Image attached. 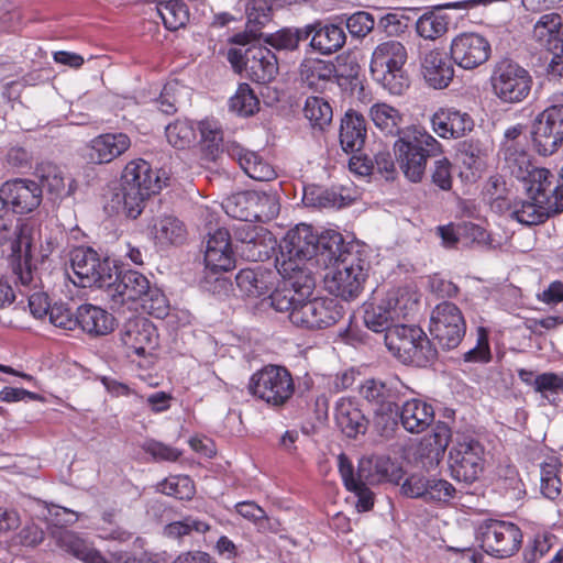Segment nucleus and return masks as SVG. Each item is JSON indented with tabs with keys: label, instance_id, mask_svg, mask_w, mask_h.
<instances>
[{
	"label": "nucleus",
	"instance_id": "2f4dec72",
	"mask_svg": "<svg viewBox=\"0 0 563 563\" xmlns=\"http://www.w3.org/2000/svg\"><path fill=\"white\" fill-rule=\"evenodd\" d=\"M365 118L354 110H349L341 120L340 144L345 153L360 152L366 140Z\"/></svg>",
	"mask_w": 563,
	"mask_h": 563
},
{
	"label": "nucleus",
	"instance_id": "c85d7f7f",
	"mask_svg": "<svg viewBox=\"0 0 563 563\" xmlns=\"http://www.w3.org/2000/svg\"><path fill=\"white\" fill-rule=\"evenodd\" d=\"M336 77V67L330 60L305 58L299 66L300 82L312 90H323Z\"/></svg>",
	"mask_w": 563,
	"mask_h": 563
},
{
	"label": "nucleus",
	"instance_id": "79ce46f5",
	"mask_svg": "<svg viewBox=\"0 0 563 563\" xmlns=\"http://www.w3.org/2000/svg\"><path fill=\"white\" fill-rule=\"evenodd\" d=\"M559 212V207L555 203L543 205L532 200L515 202L511 216L522 224L537 225L543 223L551 214Z\"/></svg>",
	"mask_w": 563,
	"mask_h": 563
},
{
	"label": "nucleus",
	"instance_id": "37998d69",
	"mask_svg": "<svg viewBox=\"0 0 563 563\" xmlns=\"http://www.w3.org/2000/svg\"><path fill=\"white\" fill-rule=\"evenodd\" d=\"M505 159V168L516 179L523 181L529 178L530 173L536 168L530 154L525 147L510 145L501 148Z\"/></svg>",
	"mask_w": 563,
	"mask_h": 563
},
{
	"label": "nucleus",
	"instance_id": "6e6552de",
	"mask_svg": "<svg viewBox=\"0 0 563 563\" xmlns=\"http://www.w3.org/2000/svg\"><path fill=\"white\" fill-rule=\"evenodd\" d=\"M249 391L268 406L282 408L292 398L295 382L287 367L268 364L251 376Z\"/></svg>",
	"mask_w": 563,
	"mask_h": 563
},
{
	"label": "nucleus",
	"instance_id": "c756f323",
	"mask_svg": "<svg viewBox=\"0 0 563 563\" xmlns=\"http://www.w3.org/2000/svg\"><path fill=\"white\" fill-rule=\"evenodd\" d=\"M148 233L157 245H181L187 240V229L183 221L174 216L154 218Z\"/></svg>",
	"mask_w": 563,
	"mask_h": 563
},
{
	"label": "nucleus",
	"instance_id": "423d86ee",
	"mask_svg": "<svg viewBox=\"0 0 563 563\" xmlns=\"http://www.w3.org/2000/svg\"><path fill=\"white\" fill-rule=\"evenodd\" d=\"M324 278L330 294L343 300L357 298L368 277L369 262L360 249L343 252Z\"/></svg>",
	"mask_w": 563,
	"mask_h": 563
},
{
	"label": "nucleus",
	"instance_id": "680f3d73",
	"mask_svg": "<svg viewBox=\"0 0 563 563\" xmlns=\"http://www.w3.org/2000/svg\"><path fill=\"white\" fill-rule=\"evenodd\" d=\"M49 322L62 330L73 331L77 329V312L74 314L64 302H55L48 314Z\"/></svg>",
	"mask_w": 563,
	"mask_h": 563
},
{
	"label": "nucleus",
	"instance_id": "8fccbe9b",
	"mask_svg": "<svg viewBox=\"0 0 563 563\" xmlns=\"http://www.w3.org/2000/svg\"><path fill=\"white\" fill-rule=\"evenodd\" d=\"M167 142L177 150H186L195 145L197 129L192 121L177 119L165 128Z\"/></svg>",
	"mask_w": 563,
	"mask_h": 563
},
{
	"label": "nucleus",
	"instance_id": "dca6fc26",
	"mask_svg": "<svg viewBox=\"0 0 563 563\" xmlns=\"http://www.w3.org/2000/svg\"><path fill=\"white\" fill-rule=\"evenodd\" d=\"M120 342L128 357H146L158 346V332L144 317L129 319L120 329Z\"/></svg>",
	"mask_w": 563,
	"mask_h": 563
},
{
	"label": "nucleus",
	"instance_id": "0eeeda50",
	"mask_svg": "<svg viewBox=\"0 0 563 563\" xmlns=\"http://www.w3.org/2000/svg\"><path fill=\"white\" fill-rule=\"evenodd\" d=\"M385 345L400 362L417 367L432 363L438 351L418 325L395 324L385 333Z\"/></svg>",
	"mask_w": 563,
	"mask_h": 563
},
{
	"label": "nucleus",
	"instance_id": "58836bf2",
	"mask_svg": "<svg viewBox=\"0 0 563 563\" xmlns=\"http://www.w3.org/2000/svg\"><path fill=\"white\" fill-rule=\"evenodd\" d=\"M350 249H358L354 245H346L340 232L325 230L318 233V253L314 255L319 264L324 266L333 265L339 256Z\"/></svg>",
	"mask_w": 563,
	"mask_h": 563
},
{
	"label": "nucleus",
	"instance_id": "09e8293b",
	"mask_svg": "<svg viewBox=\"0 0 563 563\" xmlns=\"http://www.w3.org/2000/svg\"><path fill=\"white\" fill-rule=\"evenodd\" d=\"M36 174L41 179L42 187L46 188L47 191L57 197H62L64 194H71V184L66 189V178L64 172L59 166L51 162H43L37 165Z\"/></svg>",
	"mask_w": 563,
	"mask_h": 563
},
{
	"label": "nucleus",
	"instance_id": "f03ea898",
	"mask_svg": "<svg viewBox=\"0 0 563 563\" xmlns=\"http://www.w3.org/2000/svg\"><path fill=\"white\" fill-rule=\"evenodd\" d=\"M296 0H249V79L257 84L272 81L278 73L274 52L262 44L260 31L272 21L274 8L291 4Z\"/></svg>",
	"mask_w": 563,
	"mask_h": 563
},
{
	"label": "nucleus",
	"instance_id": "39448f33",
	"mask_svg": "<svg viewBox=\"0 0 563 563\" xmlns=\"http://www.w3.org/2000/svg\"><path fill=\"white\" fill-rule=\"evenodd\" d=\"M159 190V178L150 163L142 158L129 162L121 174L122 212L130 219H136L146 199Z\"/></svg>",
	"mask_w": 563,
	"mask_h": 563
},
{
	"label": "nucleus",
	"instance_id": "f704fd0d",
	"mask_svg": "<svg viewBox=\"0 0 563 563\" xmlns=\"http://www.w3.org/2000/svg\"><path fill=\"white\" fill-rule=\"evenodd\" d=\"M280 269L282 267L277 260L268 266L261 264L249 268V272L252 273L251 279L249 278V298H260L261 302L264 303L269 292L279 284L282 278Z\"/></svg>",
	"mask_w": 563,
	"mask_h": 563
},
{
	"label": "nucleus",
	"instance_id": "f3484780",
	"mask_svg": "<svg viewBox=\"0 0 563 563\" xmlns=\"http://www.w3.org/2000/svg\"><path fill=\"white\" fill-rule=\"evenodd\" d=\"M407 389L398 378L388 382L368 378L361 385L360 395L377 416H391L397 412L398 402Z\"/></svg>",
	"mask_w": 563,
	"mask_h": 563
},
{
	"label": "nucleus",
	"instance_id": "5701e85b",
	"mask_svg": "<svg viewBox=\"0 0 563 563\" xmlns=\"http://www.w3.org/2000/svg\"><path fill=\"white\" fill-rule=\"evenodd\" d=\"M150 280L142 273L136 271H125L115 273L111 272V284L106 285L115 303L124 305L128 302H136L142 298V295L148 290Z\"/></svg>",
	"mask_w": 563,
	"mask_h": 563
},
{
	"label": "nucleus",
	"instance_id": "7c9ffc66",
	"mask_svg": "<svg viewBox=\"0 0 563 563\" xmlns=\"http://www.w3.org/2000/svg\"><path fill=\"white\" fill-rule=\"evenodd\" d=\"M399 416L406 431L421 433L433 422L434 409L431 404L413 398L404 402Z\"/></svg>",
	"mask_w": 563,
	"mask_h": 563
},
{
	"label": "nucleus",
	"instance_id": "4c0bfd02",
	"mask_svg": "<svg viewBox=\"0 0 563 563\" xmlns=\"http://www.w3.org/2000/svg\"><path fill=\"white\" fill-rule=\"evenodd\" d=\"M314 31L310 45L321 54H332L343 47L346 41L344 29L338 24H312Z\"/></svg>",
	"mask_w": 563,
	"mask_h": 563
},
{
	"label": "nucleus",
	"instance_id": "052dcab7",
	"mask_svg": "<svg viewBox=\"0 0 563 563\" xmlns=\"http://www.w3.org/2000/svg\"><path fill=\"white\" fill-rule=\"evenodd\" d=\"M453 166L446 157L434 161L430 170L431 184L443 191L452 189L453 185Z\"/></svg>",
	"mask_w": 563,
	"mask_h": 563
},
{
	"label": "nucleus",
	"instance_id": "393cba45",
	"mask_svg": "<svg viewBox=\"0 0 563 563\" xmlns=\"http://www.w3.org/2000/svg\"><path fill=\"white\" fill-rule=\"evenodd\" d=\"M426 82L434 89L446 88L454 78V67L446 53L439 48L427 52L421 59Z\"/></svg>",
	"mask_w": 563,
	"mask_h": 563
},
{
	"label": "nucleus",
	"instance_id": "e2e57ef3",
	"mask_svg": "<svg viewBox=\"0 0 563 563\" xmlns=\"http://www.w3.org/2000/svg\"><path fill=\"white\" fill-rule=\"evenodd\" d=\"M464 362L467 363H488L492 360L488 333L481 327L477 331L476 345L463 354Z\"/></svg>",
	"mask_w": 563,
	"mask_h": 563
},
{
	"label": "nucleus",
	"instance_id": "473e14b6",
	"mask_svg": "<svg viewBox=\"0 0 563 563\" xmlns=\"http://www.w3.org/2000/svg\"><path fill=\"white\" fill-rule=\"evenodd\" d=\"M334 418L336 426L349 438H356L367 429V419L352 398L342 397L336 401Z\"/></svg>",
	"mask_w": 563,
	"mask_h": 563
},
{
	"label": "nucleus",
	"instance_id": "b1692460",
	"mask_svg": "<svg viewBox=\"0 0 563 563\" xmlns=\"http://www.w3.org/2000/svg\"><path fill=\"white\" fill-rule=\"evenodd\" d=\"M432 130L442 139H459L474 128L473 118L453 107L439 108L431 117Z\"/></svg>",
	"mask_w": 563,
	"mask_h": 563
},
{
	"label": "nucleus",
	"instance_id": "9d476101",
	"mask_svg": "<svg viewBox=\"0 0 563 563\" xmlns=\"http://www.w3.org/2000/svg\"><path fill=\"white\" fill-rule=\"evenodd\" d=\"M485 463V449L473 438L457 439L449 451L450 473L459 482H476L484 472Z\"/></svg>",
	"mask_w": 563,
	"mask_h": 563
},
{
	"label": "nucleus",
	"instance_id": "9b49d317",
	"mask_svg": "<svg viewBox=\"0 0 563 563\" xmlns=\"http://www.w3.org/2000/svg\"><path fill=\"white\" fill-rule=\"evenodd\" d=\"M429 330L442 349L453 350L465 336L466 321L455 303L442 301L431 312Z\"/></svg>",
	"mask_w": 563,
	"mask_h": 563
},
{
	"label": "nucleus",
	"instance_id": "20e7f679",
	"mask_svg": "<svg viewBox=\"0 0 563 563\" xmlns=\"http://www.w3.org/2000/svg\"><path fill=\"white\" fill-rule=\"evenodd\" d=\"M407 58V49L399 41L379 43L373 51L369 64L373 79L390 95H404L410 87L409 76L404 68Z\"/></svg>",
	"mask_w": 563,
	"mask_h": 563
},
{
	"label": "nucleus",
	"instance_id": "49530a36",
	"mask_svg": "<svg viewBox=\"0 0 563 563\" xmlns=\"http://www.w3.org/2000/svg\"><path fill=\"white\" fill-rule=\"evenodd\" d=\"M561 461L551 456L541 464V493L544 497L555 500L562 493Z\"/></svg>",
	"mask_w": 563,
	"mask_h": 563
},
{
	"label": "nucleus",
	"instance_id": "338daca9",
	"mask_svg": "<svg viewBox=\"0 0 563 563\" xmlns=\"http://www.w3.org/2000/svg\"><path fill=\"white\" fill-rule=\"evenodd\" d=\"M374 18L371 13L360 11L346 20V29L354 37H365L374 29Z\"/></svg>",
	"mask_w": 563,
	"mask_h": 563
},
{
	"label": "nucleus",
	"instance_id": "a878e982",
	"mask_svg": "<svg viewBox=\"0 0 563 563\" xmlns=\"http://www.w3.org/2000/svg\"><path fill=\"white\" fill-rule=\"evenodd\" d=\"M279 209L277 194L269 185L258 188L249 185V222H269L278 216Z\"/></svg>",
	"mask_w": 563,
	"mask_h": 563
},
{
	"label": "nucleus",
	"instance_id": "1a4fd4ad",
	"mask_svg": "<svg viewBox=\"0 0 563 563\" xmlns=\"http://www.w3.org/2000/svg\"><path fill=\"white\" fill-rule=\"evenodd\" d=\"M530 73L511 59H503L496 64L490 76L493 93L505 103L523 101L532 88Z\"/></svg>",
	"mask_w": 563,
	"mask_h": 563
},
{
	"label": "nucleus",
	"instance_id": "864d4df0",
	"mask_svg": "<svg viewBox=\"0 0 563 563\" xmlns=\"http://www.w3.org/2000/svg\"><path fill=\"white\" fill-rule=\"evenodd\" d=\"M303 114L313 128L323 130L331 123L333 110L329 101L321 97L312 96L308 97L305 102Z\"/></svg>",
	"mask_w": 563,
	"mask_h": 563
},
{
	"label": "nucleus",
	"instance_id": "de8ad7c7",
	"mask_svg": "<svg viewBox=\"0 0 563 563\" xmlns=\"http://www.w3.org/2000/svg\"><path fill=\"white\" fill-rule=\"evenodd\" d=\"M563 32L562 16L558 13L543 14L534 24L533 36L545 46L559 48V38Z\"/></svg>",
	"mask_w": 563,
	"mask_h": 563
},
{
	"label": "nucleus",
	"instance_id": "c9c22d12",
	"mask_svg": "<svg viewBox=\"0 0 563 563\" xmlns=\"http://www.w3.org/2000/svg\"><path fill=\"white\" fill-rule=\"evenodd\" d=\"M523 183L531 200L543 205H553L558 200L555 176L549 169L536 167Z\"/></svg>",
	"mask_w": 563,
	"mask_h": 563
},
{
	"label": "nucleus",
	"instance_id": "cd10ccee",
	"mask_svg": "<svg viewBox=\"0 0 563 563\" xmlns=\"http://www.w3.org/2000/svg\"><path fill=\"white\" fill-rule=\"evenodd\" d=\"M131 146V140L125 133H104L95 137L90 143L89 157L97 164H107L122 155Z\"/></svg>",
	"mask_w": 563,
	"mask_h": 563
},
{
	"label": "nucleus",
	"instance_id": "5fc2aeb1",
	"mask_svg": "<svg viewBox=\"0 0 563 563\" xmlns=\"http://www.w3.org/2000/svg\"><path fill=\"white\" fill-rule=\"evenodd\" d=\"M157 489L179 500H190L196 493L194 481L188 475H172L158 483Z\"/></svg>",
	"mask_w": 563,
	"mask_h": 563
},
{
	"label": "nucleus",
	"instance_id": "603ef678",
	"mask_svg": "<svg viewBox=\"0 0 563 563\" xmlns=\"http://www.w3.org/2000/svg\"><path fill=\"white\" fill-rule=\"evenodd\" d=\"M449 29V16L440 11H427L416 22V31L424 40L434 41L443 36Z\"/></svg>",
	"mask_w": 563,
	"mask_h": 563
},
{
	"label": "nucleus",
	"instance_id": "4468645a",
	"mask_svg": "<svg viewBox=\"0 0 563 563\" xmlns=\"http://www.w3.org/2000/svg\"><path fill=\"white\" fill-rule=\"evenodd\" d=\"M341 318L342 307L330 298L305 299L289 313L292 324L310 330L329 328Z\"/></svg>",
	"mask_w": 563,
	"mask_h": 563
},
{
	"label": "nucleus",
	"instance_id": "bb28decb",
	"mask_svg": "<svg viewBox=\"0 0 563 563\" xmlns=\"http://www.w3.org/2000/svg\"><path fill=\"white\" fill-rule=\"evenodd\" d=\"M297 273L294 276H286L282 274V279L276 288L269 292L263 305H266L276 311L286 312L300 305L302 300L307 299L314 287H311L307 294H301L299 287L294 282L297 280Z\"/></svg>",
	"mask_w": 563,
	"mask_h": 563
},
{
	"label": "nucleus",
	"instance_id": "c03bdc74",
	"mask_svg": "<svg viewBox=\"0 0 563 563\" xmlns=\"http://www.w3.org/2000/svg\"><path fill=\"white\" fill-rule=\"evenodd\" d=\"M385 299L396 320L408 319L419 307L417 295L408 288L391 289L386 294Z\"/></svg>",
	"mask_w": 563,
	"mask_h": 563
},
{
	"label": "nucleus",
	"instance_id": "4be33fe9",
	"mask_svg": "<svg viewBox=\"0 0 563 563\" xmlns=\"http://www.w3.org/2000/svg\"><path fill=\"white\" fill-rule=\"evenodd\" d=\"M206 268L211 273L228 272L235 267L231 235L227 229H217L209 234L205 251Z\"/></svg>",
	"mask_w": 563,
	"mask_h": 563
},
{
	"label": "nucleus",
	"instance_id": "a18cd8bd",
	"mask_svg": "<svg viewBox=\"0 0 563 563\" xmlns=\"http://www.w3.org/2000/svg\"><path fill=\"white\" fill-rule=\"evenodd\" d=\"M395 320L385 298L380 302L371 301L364 303V323L369 330L386 333L388 329L395 325L391 324Z\"/></svg>",
	"mask_w": 563,
	"mask_h": 563
},
{
	"label": "nucleus",
	"instance_id": "412c9836",
	"mask_svg": "<svg viewBox=\"0 0 563 563\" xmlns=\"http://www.w3.org/2000/svg\"><path fill=\"white\" fill-rule=\"evenodd\" d=\"M451 439L452 430L443 421L437 422L432 431L421 438L416 448L415 455L424 470L431 471L439 466Z\"/></svg>",
	"mask_w": 563,
	"mask_h": 563
},
{
	"label": "nucleus",
	"instance_id": "ddd939ff",
	"mask_svg": "<svg viewBox=\"0 0 563 563\" xmlns=\"http://www.w3.org/2000/svg\"><path fill=\"white\" fill-rule=\"evenodd\" d=\"M71 269L77 277L74 280L79 287L104 288L111 284L110 262L101 260L99 254L91 247H77L70 254Z\"/></svg>",
	"mask_w": 563,
	"mask_h": 563
},
{
	"label": "nucleus",
	"instance_id": "e433bc0d",
	"mask_svg": "<svg viewBox=\"0 0 563 563\" xmlns=\"http://www.w3.org/2000/svg\"><path fill=\"white\" fill-rule=\"evenodd\" d=\"M277 239L262 225H249V261L266 262L276 253Z\"/></svg>",
	"mask_w": 563,
	"mask_h": 563
},
{
	"label": "nucleus",
	"instance_id": "3c124183",
	"mask_svg": "<svg viewBox=\"0 0 563 563\" xmlns=\"http://www.w3.org/2000/svg\"><path fill=\"white\" fill-rule=\"evenodd\" d=\"M157 13L164 26L169 31L184 27L189 21V9L181 0L162 1L157 4Z\"/></svg>",
	"mask_w": 563,
	"mask_h": 563
},
{
	"label": "nucleus",
	"instance_id": "72a5a7b5",
	"mask_svg": "<svg viewBox=\"0 0 563 563\" xmlns=\"http://www.w3.org/2000/svg\"><path fill=\"white\" fill-rule=\"evenodd\" d=\"M77 328L93 335H106L114 328V318L104 309L85 303L77 308Z\"/></svg>",
	"mask_w": 563,
	"mask_h": 563
},
{
	"label": "nucleus",
	"instance_id": "0e129e2a",
	"mask_svg": "<svg viewBox=\"0 0 563 563\" xmlns=\"http://www.w3.org/2000/svg\"><path fill=\"white\" fill-rule=\"evenodd\" d=\"M460 155L462 163L468 169L479 170L483 166V156L485 151L482 148L478 141H464L460 147Z\"/></svg>",
	"mask_w": 563,
	"mask_h": 563
},
{
	"label": "nucleus",
	"instance_id": "6e6d98bb",
	"mask_svg": "<svg viewBox=\"0 0 563 563\" xmlns=\"http://www.w3.org/2000/svg\"><path fill=\"white\" fill-rule=\"evenodd\" d=\"M144 312L154 318L162 319L168 314L169 305L164 292L156 286L148 284V290L139 300Z\"/></svg>",
	"mask_w": 563,
	"mask_h": 563
},
{
	"label": "nucleus",
	"instance_id": "774afa93",
	"mask_svg": "<svg viewBox=\"0 0 563 563\" xmlns=\"http://www.w3.org/2000/svg\"><path fill=\"white\" fill-rule=\"evenodd\" d=\"M276 172L272 165L262 162L255 153L249 152V178L265 183L276 178Z\"/></svg>",
	"mask_w": 563,
	"mask_h": 563
},
{
	"label": "nucleus",
	"instance_id": "2eb2a0df",
	"mask_svg": "<svg viewBox=\"0 0 563 563\" xmlns=\"http://www.w3.org/2000/svg\"><path fill=\"white\" fill-rule=\"evenodd\" d=\"M531 135L540 155L549 156L558 152L563 144V104L543 110L533 122Z\"/></svg>",
	"mask_w": 563,
	"mask_h": 563
},
{
	"label": "nucleus",
	"instance_id": "ea45409f",
	"mask_svg": "<svg viewBox=\"0 0 563 563\" xmlns=\"http://www.w3.org/2000/svg\"><path fill=\"white\" fill-rule=\"evenodd\" d=\"M58 547L85 563H104L106 558L74 531H63L57 539Z\"/></svg>",
	"mask_w": 563,
	"mask_h": 563
},
{
	"label": "nucleus",
	"instance_id": "bf43d9fd",
	"mask_svg": "<svg viewBox=\"0 0 563 563\" xmlns=\"http://www.w3.org/2000/svg\"><path fill=\"white\" fill-rule=\"evenodd\" d=\"M534 391L540 393L549 401H553L550 398L552 395L563 393V374L553 372L542 373L534 378Z\"/></svg>",
	"mask_w": 563,
	"mask_h": 563
},
{
	"label": "nucleus",
	"instance_id": "7ed1b4c3",
	"mask_svg": "<svg viewBox=\"0 0 563 563\" xmlns=\"http://www.w3.org/2000/svg\"><path fill=\"white\" fill-rule=\"evenodd\" d=\"M279 247L277 263L282 267V274L294 276L297 273V280L294 283L301 294H307L314 287V278L307 268V262L318 253V232L310 224H297L286 233Z\"/></svg>",
	"mask_w": 563,
	"mask_h": 563
},
{
	"label": "nucleus",
	"instance_id": "13d9d810",
	"mask_svg": "<svg viewBox=\"0 0 563 563\" xmlns=\"http://www.w3.org/2000/svg\"><path fill=\"white\" fill-rule=\"evenodd\" d=\"M338 461L339 472L346 489L356 485L357 482L369 479V472L366 470V466L371 465V461L362 460L356 473H354L353 464L345 454H340Z\"/></svg>",
	"mask_w": 563,
	"mask_h": 563
},
{
	"label": "nucleus",
	"instance_id": "f257e3e1",
	"mask_svg": "<svg viewBox=\"0 0 563 563\" xmlns=\"http://www.w3.org/2000/svg\"><path fill=\"white\" fill-rule=\"evenodd\" d=\"M369 117L385 134L399 135L394 152L404 175L412 183L422 180L429 158L441 156L442 144L423 128L416 125L401 129L402 113L385 102L374 103Z\"/></svg>",
	"mask_w": 563,
	"mask_h": 563
},
{
	"label": "nucleus",
	"instance_id": "69168bd1",
	"mask_svg": "<svg viewBox=\"0 0 563 563\" xmlns=\"http://www.w3.org/2000/svg\"><path fill=\"white\" fill-rule=\"evenodd\" d=\"M143 450L155 461L175 462L181 456V451L177 448L156 440L146 441L143 444Z\"/></svg>",
	"mask_w": 563,
	"mask_h": 563
},
{
	"label": "nucleus",
	"instance_id": "6ab92c4d",
	"mask_svg": "<svg viewBox=\"0 0 563 563\" xmlns=\"http://www.w3.org/2000/svg\"><path fill=\"white\" fill-rule=\"evenodd\" d=\"M492 53L488 40L475 32L457 34L451 42V59L463 69H475L485 64Z\"/></svg>",
	"mask_w": 563,
	"mask_h": 563
},
{
	"label": "nucleus",
	"instance_id": "f8f14e48",
	"mask_svg": "<svg viewBox=\"0 0 563 563\" xmlns=\"http://www.w3.org/2000/svg\"><path fill=\"white\" fill-rule=\"evenodd\" d=\"M478 539L486 553L507 558L520 549L522 532L514 522L487 519L478 528Z\"/></svg>",
	"mask_w": 563,
	"mask_h": 563
},
{
	"label": "nucleus",
	"instance_id": "a211bd4d",
	"mask_svg": "<svg viewBox=\"0 0 563 563\" xmlns=\"http://www.w3.org/2000/svg\"><path fill=\"white\" fill-rule=\"evenodd\" d=\"M0 209H11L14 213L26 214L34 211L42 202V188L31 179L15 178L0 187Z\"/></svg>",
	"mask_w": 563,
	"mask_h": 563
},
{
	"label": "nucleus",
	"instance_id": "4d7b16f0",
	"mask_svg": "<svg viewBox=\"0 0 563 563\" xmlns=\"http://www.w3.org/2000/svg\"><path fill=\"white\" fill-rule=\"evenodd\" d=\"M210 529V526L201 520H198L191 516L185 517L183 520L173 521L165 526L164 534L173 539H181L186 536H190L194 531L198 533H205Z\"/></svg>",
	"mask_w": 563,
	"mask_h": 563
},
{
	"label": "nucleus",
	"instance_id": "aec40b11",
	"mask_svg": "<svg viewBox=\"0 0 563 563\" xmlns=\"http://www.w3.org/2000/svg\"><path fill=\"white\" fill-rule=\"evenodd\" d=\"M401 493L409 498L444 505L455 497L456 489L444 478L412 474L402 483Z\"/></svg>",
	"mask_w": 563,
	"mask_h": 563
},
{
	"label": "nucleus",
	"instance_id": "a19ab883",
	"mask_svg": "<svg viewBox=\"0 0 563 563\" xmlns=\"http://www.w3.org/2000/svg\"><path fill=\"white\" fill-rule=\"evenodd\" d=\"M314 31L312 24L303 27H283L275 33L263 34V42L277 51H295L299 43L309 38Z\"/></svg>",
	"mask_w": 563,
	"mask_h": 563
}]
</instances>
